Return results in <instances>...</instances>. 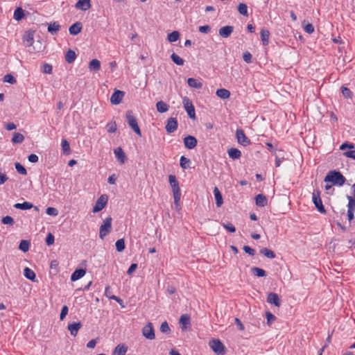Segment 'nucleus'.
Segmentation results:
<instances>
[{
    "mask_svg": "<svg viewBox=\"0 0 355 355\" xmlns=\"http://www.w3.org/2000/svg\"><path fill=\"white\" fill-rule=\"evenodd\" d=\"M216 95L222 98V99H226L230 97V92L226 89H218L216 91Z\"/></svg>",
    "mask_w": 355,
    "mask_h": 355,
    "instance_id": "72a5a7b5",
    "label": "nucleus"
},
{
    "mask_svg": "<svg viewBox=\"0 0 355 355\" xmlns=\"http://www.w3.org/2000/svg\"><path fill=\"white\" fill-rule=\"evenodd\" d=\"M14 207L18 209L27 210L33 207V205L28 202H24L23 203H16Z\"/></svg>",
    "mask_w": 355,
    "mask_h": 355,
    "instance_id": "cd10ccee",
    "label": "nucleus"
},
{
    "mask_svg": "<svg viewBox=\"0 0 355 355\" xmlns=\"http://www.w3.org/2000/svg\"><path fill=\"white\" fill-rule=\"evenodd\" d=\"M1 222L5 225H8L10 226L13 225L15 223L14 219L10 216L3 217L1 219Z\"/></svg>",
    "mask_w": 355,
    "mask_h": 355,
    "instance_id": "8fccbe9b",
    "label": "nucleus"
},
{
    "mask_svg": "<svg viewBox=\"0 0 355 355\" xmlns=\"http://www.w3.org/2000/svg\"><path fill=\"white\" fill-rule=\"evenodd\" d=\"M106 130L109 133H113L116 130V125L115 122L111 121L106 125Z\"/></svg>",
    "mask_w": 355,
    "mask_h": 355,
    "instance_id": "3c124183",
    "label": "nucleus"
},
{
    "mask_svg": "<svg viewBox=\"0 0 355 355\" xmlns=\"http://www.w3.org/2000/svg\"><path fill=\"white\" fill-rule=\"evenodd\" d=\"M252 272L254 275L259 277H263L266 276V271L258 267H253L251 268Z\"/></svg>",
    "mask_w": 355,
    "mask_h": 355,
    "instance_id": "f704fd0d",
    "label": "nucleus"
},
{
    "mask_svg": "<svg viewBox=\"0 0 355 355\" xmlns=\"http://www.w3.org/2000/svg\"><path fill=\"white\" fill-rule=\"evenodd\" d=\"M76 8L84 11L89 10L91 8L90 0H78Z\"/></svg>",
    "mask_w": 355,
    "mask_h": 355,
    "instance_id": "a211bd4d",
    "label": "nucleus"
},
{
    "mask_svg": "<svg viewBox=\"0 0 355 355\" xmlns=\"http://www.w3.org/2000/svg\"><path fill=\"white\" fill-rule=\"evenodd\" d=\"M267 302L271 304H274L275 306H280L281 300L279 295L275 293H269L267 296Z\"/></svg>",
    "mask_w": 355,
    "mask_h": 355,
    "instance_id": "f8f14e48",
    "label": "nucleus"
},
{
    "mask_svg": "<svg viewBox=\"0 0 355 355\" xmlns=\"http://www.w3.org/2000/svg\"><path fill=\"white\" fill-rule=\"evenodd\" d=\"M224 228H225L227 231L231 233H234L236 232L235 227L231 223H223L222 224Z\"/></svg>",
    "mask_w": 355,
    "mask_h": 355,
    "instance_id": "13d9d810",
    "label": "nucleus"
},
{
    "mask_svg": "<svg viewBox=\"0 0 355 355\" xmlns=\"http://www.w3.org/2000/svg\"><path fill=\"white\" fill-rule=\"evenodd\" d=\"M46 214H48L49 216H55L58 214V211L57 209H55L54 207H48L46 209Z\"/></svg>",
    "mask_w": 355,
    "mask_h": 355,
    "instance_id": "6e6d98bb",
    "label": "nucleus"
},
{
    "mask_svg": "<svg viewBox=\"0 0 355 355\" xmlns=\"http://www.w3.org/2000/svg\"><path fill=\"white\" fill-rule=\"evenodd\" d=\"M88 68H89V69L90 71H99L100 69H101V62H100V61L98 60H97V59L92 60L89 63Z\"/></svg>",
    "mask_w": 355,
    "mask_h": 355,
    "instance_id": "bb28decb",
    "label": "nucleus"
},
{
    "mask_svg": "<svg viewBox=\"0 0 355 355\" xmlns=\"http://www.w3.org/2000/svg\"><path fill=\"white\" fill-rule=\"evenodd\" d=\"M116 249L119 252H121L125 249V241L123 239H121L116 241L115 243Z\"/></svg>",
    "mask_w": 355,
    "mask_h": 355,
    "instance_id": "58836bf2",
    "label": "nucleus"
},
{
    "mask_svg": "<svg viewBox=\"0 0 355 355\" xmlns=\"http://www.w3.org/2000/svg\"><path fill=\"white\" fill-rule=\"evenodd\" d=\"M168 40L171 42H176L180 37L178 31H174L168 35Z\"/></svg>",
    "mask_w": 355,
    "mask_h": 355,
    "instance_id": "37998d69",
    "label": "nucleus"
},
{
    "mask_svg": "<svg viewBox=\"0 0 355 355\" xmlns=\"http://www.w3.org/2000/svg\"><path fill=\"white\" fill-rule=\"evenodd\" d=\"M243 250H244V252L247 254H248L250 256H254L255 254V250L250 248V246H248V245H244L243 248Z\"/></svg>",
    "mask_w": 355,
    "mask_h": 355,
    "instance_id": "bf43d9fd",
    "label": "nucleus"
},
{
    "mask_svg": "<svg viewBox=\"0 0 355 355\" xmlns=\"http://www.w3.org/2000/svg\"><path fill=\"white\" fill-rule=\"evenodd\" d=\"M82 28V23L80 21H77L69 27V31L71 35H76L81 32Z\"/></svg>",
    "mask_w": 355,
    "mask_h": 355,
    "instance_id": "dca6fc26",
    "label": "nucleus"
},
{
    "mask_svg": "<svg viewBox=\"0 0 355 355\" xmlns=\"http://www.w3.org/2000/svg\"><path fill=\"white\" fill-rule=\"evenodd\" d=\"M313 202L318 209L322 214L326 213V209L322 205V202L320 198V191L319 190H314L312 193Z\"/></svg>",
    "mask_w": 355,
    "mask_h": 355,
    "instance_id": "20e7f679",
    "label": "nucleus"
},
{
    "mask_svg": "<svg viewBox=\"0 0 355 355\" xmlns=\"http://www.w3.org/2000/svg\"><path fill=\"white\" fill-rule=\"evenodd\" d=\"M209 345L217 355H223L225 353V347L219 339L209 340Z\"/></svg>",
    "mask_w": 355,
    "mask_h": 355,
    "instance_id": "f03ea898",
    "label": "nucleus"
},
{
    "mask_svg": "<svg viewBox=\"0 0 355 355\" xmlns=\"http://www.w3.org/2000/svg\"><path fill=\"white\" fill-rule=\"evenodd\" d=\"M304 31L307 33H309V34L313 33L314 32V27H313V26L311 24H307L304 26Z\"/></svg>",
    "mask_w": 355,
    "mask_h": 355,
    "instance_id": "774afa93",
    "label": "nucleus"
},
{
    "mask_svg": "<svg viewBox=\"0 0 355 355\" xmlns=\"http://www.w3.org/2000/svg\"><path fill=\"white\" fill-rule=\"evenodd\" d=\"M24 275L26 277V278H27L28 279H30L33 282L35 281V277H36L35 273L34 272L33 270H32L29 268H25V269L24 270Z\"/></svg>",
    "mask_w": 355,
    "mask_h": 355,
    "instance_id": "c85d7f7f",
    "label": "nucleus"
},
{
    "mask_svg": "<svg viewBox=\"0 0 355 355\" xmlns=\"http://www.w3.org/2000/svg\"><path fill=\"white\" fill-rule=\"evenodd\" d=\"M341 92L343 95V96L345 98H352V92L350 91L349 89L345 86L341 87Z\"/></svg>",
    "mask_w": 355,
    "mask_h": 355,
    "instance_id": "c03bdc74",
    "label": "nucleus"
},
{
    "mask_svg": "<svg viewBox=\"0 0 355 355\" xmlns=\"http://www.w3.org/2000/svg\"><path fill=\"white\" fill-rule=\"evenodd\" d=\"M184 143L186 148L193 149L197 145V139L194 137L189 135L184 139Z\"/></svg>",
    "mask_w": 355,
    "mask_h": 355,
    "instance_id": "4468645a",
    "label": "nucleus"
},
{
    "mask_svg": "<svg viewBox=\"0 0 355 355\" xmlns=\"http://www.w3.org/2000/svg\"><path fill=\"white\" fill-rule=\"evenodd\" d=\"M243 60L247 63H250L252 62V54L249 52H245L243 55Z\"/></svg>",
    "mask_w": 355,
    "mask_h": 355,
    "instance_id": "69168bd1",
    "label": "nucleus"
},
{
    "mask_svg": "<svg viewBox=\"0 0 355 355\" xmlns=\"http://www.w3.org/2000/svg\"><path fill=\"white\" fill-rule=\"evenodd\" d=\"M58 266L59 262L57 260L51 261L50 268L51 270H54L55 274L58 272Z\"/></svg>",
    "mask_w": 355,
    "mask_h": 355,
    "instance_id": "052dcab7",
    "label": "nucleus"
},
{
    "mask_svg": "<svg viewBox=\"0 0 355 355\" xmlns=\"http://www.w3.org/2000/svg\"><path fill=\"white\" fill-rule=\"evenodd\" d=\"M214 193L215 196L216 206L218 207H221V205L223 203V197H222V195H221L219 189L216 187H214Z\"/></svg>",
    "mask_w": 355,
    "mask_h": 355,
    "instance_id": "4be33fe9",
    "label": "nucleus"
},
{
    "mask_svg": "<svg viewBox=\"0 0 355 355\" xmlns=\"http://www.w3.org/2000/svg\"><path fill=\"white\" fill-rule=\"evenodd\" d=\"M76 53L73 50L69 49L67 51L65 55V60L68 63H72L76 60Z\"/></svg>",
    "mask_w": 355,
    "mask_h": 355,
    "instance_id": "2f4dec72",
    "label": "nucleus"
},
{
    "mask_svg": "<svg viewBox=\"0 0 355 355\" xmlns=\"http://www.w3.org/2000/svg\"><path fill=\"white\" fill-rule=\"evenodd\" d=\"M171 58L172 61L177 65L182 66L184 63V60L175 53L171 54Z\"/></svg>",
    "mask_w": 355,
    "mask_h": 355,
    "instance_id": "e433bc0d",
    "label": "nucleus"
},
{
    "mask_svg": "<svg viewBox=\"0 0 355 355\" xmlns=\"http://www.w3.org/2000/svg\"><path fill=\"white\" fill-rule=\"evenodd\" d=\"M143 336L149 340H153L155 338V331L153 329V324L148 322L142 329Z\"/></svg>",
    "mask_w": 355,
    "mask_h": 355,
    "instance_id": "0eeeda50",
    "label": "nucleus"
},
{
    "mask_svg": "<svg viewBox=\"0 0 355 355\" xmlns=\"http://www.w3.org/2000/svg\"><path fill=\"white\" fill-rule=\"evenodd\" d=\"M86 273V270L83 268L76 269L71 276V280L75 282L83 277Z\"/></svg>",
    "mask_w": 355,
    "mask_h": 355,
    "instance_id": "aec40b11",
    "label": "nucleus"
},
{
    "mask_svg": "<svg viewBox=\"0 0 355 355\" xmlns=\"http://www.w3.org/2000/svg\"><path fill=\"white\" fill-rule=\"evenodd\" d=\"M114 153L116 155L118 162H120L121 164H124L126 159V155L123 150H122V148L121 147H119L114 149Z\"/></svg>",
    "mask_w": 355,
    "mask_h": 355,
    "instance_id": "f3484780",
    "label": "nucleus"
},
{
    "mask_svg": "<svg viewBox=\"0 0 355 355\" xmlns=\"http://www.w3.org/2000/svg\"><path fill=\"white\" fill-rule=\"evenodd\" d=\"M260 33L263 44L264 46L268 45L269 42L270 32L268 30L262 29Z\"/></svg>",
    "mask_w": 355,
    "mask_h": 355,
    "instance_id": "7c9ffc66",
    "label": "nucleus"
},
{
    "mask_svg": "<svg viewBox=\"0 0 355 355\" xmlns=\"http://www.w3.org/2000/svg\"><path fill=\"white\" fill-rule=\"evenodd\" d=\"M233 31L234 27L232 26H225L219 29L218 34L222 37L227 38L230 37Z\"/></svg>",
    "mask_w": 355,
    "mask_h": 355,
    "instance_id": "ddd939ff",
    "label": "nucleus"
},
{
    "mask_svg": "<svg viewBox=\"0 0 355 355\" xmlns=\"http://www.w3.org/2000/svg\"><path fill=\"white\" fill-rule=\"evenodd\" d=\"M238 11L239 12L243 15V16H248V6L244 3H240L238 6Z\"/></svg>",
    "mask_w": 355,
    "mask_h": 355,
    "instance_id": "79ce46f5",
    "label": "nucleus"
},
{
    "mask_svg": "<svg viewBox=\"0 0 355 355\" xmlns=\"http://www.w3.org/2000/svg\"><path fill=\"white\" fill-rule=\"evenodd\" d=\"M255 200L256 205L261 207H265L268 202L266 197L263 194H258L255 198Z\"/></svg>",
    "mask_w": 355,
    "mask_h": 355,
    "instance_id": "412c9836",
    "label": "nucleus"
},
{
    "mask_svg": "<svg viewBox=\"0 0 355 355\" xmlns=\"http://www.w3.org/2000/svg\"><path fill=\"white\" fill-rule=\"evenodd\" d=\"M68 311H69V309H68L67 306L64 305L62 306L61 313H60V318L61 320H63L64 319V318L66 317V315L68 313Z\"/></svg>",
    "mask_w": 355,
    "mask_h": 355,
    "instance_id": "680f3d73",
    "label": "nucleus"
},
{
    "mask_svg": "<svg viewBox=\"0 0 355 355\" xmlns=\"http://www.w3.org/2000/svg\"><path fill=\"white\" fill-rule=\"evenodd\" d=\"M24 40L28 42V46H31L33 43L34 39H33V33L31 32H26Z\"/></svg>",
    "mask_w": 355,
    "mask_h": 355,
    "instance_id": "a18cd8bd",
    "label": "nucleus"
},
{
    "mask_svg": "<svg viewBox=\"0 0 355 355\" xmlns=\"http://www.w3.org/2000/svg\"><path fill=\"white\" fill-rule=\"evenodd\" d=\"M128 347L124 344L118 345L114 349L112 355H125Z\"/></svg>",
    "mask_w": 355,
    "mask_h": 355,
    "instance_id": "6ab92c4d",
    "label": "nucleus"
},
{
    "mask_svg": "<svg viewBox=\"0 0 355 355\" xmlns=\"http://www.w3.org/2000/svg\"><path fill=\"white\" fill-rule=\"evenodd\" d=\"M54 236L51 233H49L46 238V243L47 245H51L54 243Z\"/></svg>",
    "mask_w": 355,
    "mask_h": 355,
    "instance_id": "4d7b16f0",
    "label": "nucleus"
},
{
    "mask_svg": "<svg viewBox=\"0 0 355 355\" xmlns=\"http://www.w3.org/2000/svg\"><path fill=\"white\" fill-rule=\"evenodd\" d=\"M183 105H184L185 111H187V112L195 111V108L192 103V101L188 97H184L183 98Z\"/></svg>",
    "mask_w": 355,
    "mask_h": 355,
    "instance_id": "393cba45",
    "label": "nucleus"
},
{
    "mask_svg": "<svg viewBox=\"0 0 355 355\" xmlns=\"http://www.w3.org/2000/svg\"><path fill=\"white\" fill-rule=\"evenodd\" d=\"M187 83L189 87L195 89H200L202 87V83L193 78H188Z\"/></svg>",
    "mask_w": 355,
    "mask_h": 355,
    "instance_id": "a878e982",
    "label": "nucleus"
},
{
    "mask_svg": "<svg viewBox=\"0 0 355 355\" xmlns=\"http://www.w3.org/2000/svg\"><path fill=\"white\" fill-rule=\"evenodd\" d=\"M347 199L349 200L348 205H347V208H349V209L352 208V209H354V207H355V198H354L352 196H347Z\"/></svg>",
    "mask_w": 355,
    "mask_h": 355,
    "instance_id": "338daca9",
    "label": "nucleus"
},
{
    "mask_svg": "<svg viewBox=\"0 0 355 355\" xmlns=\"http://www.w3.org/2000/svg\"><path fill=\"white\" fill-rule=\"evenodd\" d=\"M24 17V10L21 8L18 7L14 12L13 18L17 21L21 20Z\"/></svg>",
    "mask_w": 355,
    "mask_h": 355,
    "instance_id": "c756f323",
    "label": "nucleus"
},
{
    "mask_svg": "<svg viewBox=\"0 0 355 355\" xmlns=\"http://www.w3.org/2000/svg\"><path fill=\"white\" fill-rule=\"evenodd\" d=\"M189 163H190V160L184 157V156H182L181 158H180V166L184 168V169H187L188 168H189Z\"/></svg>",
    "mask_w": 355,
    "mask_h": 355,
    "instance_id": "49530a36",
    "label": "nucleus"
},
{
    "mask_svg": "<svg viewBox=\"0 0 355 355\" xmlns=\"http://www.w3.org/2000/svg\"><path fill=\"white\" fill-rule=\"evenodd\" d=\"M3 82L8 83L10 84H15L17 83V80L12 74H6L3 77Z\"/></svg>",
    "mask_w": 355,
    "mask_h": 355,
    "instance_id": "09e8293b",
    "label": "nucleus"
},
{
    "mask_svg": "<svg viewBox=\"0 0 355 355\" xmlns=\"http://www.w3.org/2000/svg\"><path fill=\"white\" fill-rule=\"evenodd\" d=\"M29 246L30 242L28 241L21 240L19 245V249L24 252H26L29 249Z\"/></svg>",
    "mask_w": 355,
    "mask_h": 355,
    "instance_id": "a19ab883",
    "label": "nucleus"
},
{
    "mask_svg": "<svg viewBox=\"0 0 355 355\" xmlns=\"http://www.w3.org/2000/svg\"><path fill=\"white\" fill-rule=\"evenodd\" d=\"M227 153L229 157L233 159H239L241 156V152L236 148H230Z\"/></svg>",
    "mask_w": 355,
    "mask_h": 355,
    "instance_id": "5701e85b",
    "label": "nucleus"
},
{
    "mask_svg": "<svg viewBox=\"0 0 355 355\" xmlns=\"http://www.w3.org/2000/svg\"><path fill=\"white\" fill-rule=\"evenodd\" d=\"M236 138H237V140H238V142L244 146H246L248 145H249L250 144V139H248L243 130L241 129H238L236 130Z\"/></svg>",
    "mask_w": 355,
    "mask_h": 355,
    "instance_id": "1a4fd4ad",
    "label": "nucleus"
},
{
    "mask_svg": "<svg viewBox=\"0 0 355 355\" xmlns=\"http://www.w3.org/2000/svg\"><path fill=\"white\" fill-rule=\"evenodd\" d=\"M127 122L132 130L139 137H141V130L138 125L137 119L130 114L126 115Z\"/></svg>",
    "mask_w": 355,
    "mask_h": 355,
    "instance_id": "39448f33",
    "label": "nucleus"
},
{
    "mask_svg": "<svg viewBox=\"0 0 355 355\" xmlns=\"http://www.w3.org/2000/svg\"><path fill=\"white\" fill-rule=\"evenodd\" d=\"M156 107L157 111L158 112L168 111V105L162 101L157 102L156 104Z\"/></svg>",
    "mask_w": 355,
    "mask_h": 355,
    "instance_id": "ea45409f",
    "label": "nucleus"
},
{
    "mask_svg": "<svg viewBox=\"0 0 355 355\" xmlns=\"http://www.w3.org/2000/svg\"><path fill=\"white\" fill-rule=\"evenodd\" d=\"M112 218L109 216L107 217L103 223L100 227L99 237L103 239L112 230Z\"/></svg>",
    "mask_w": 355,
    "mask_h": 355,
    "instance_id": "7ed1b4c3",
    "label": "nucleus"
},
{
    "mask_svg": "<svg viewBox=\"0 0 355 355\" xmlns=\"http://www.w3.org/2000/svg\"><path fill=\"white\" fill-rule=\"evenodd\" d=\"M125 93L120 90H115L112 94L110 101L114 105H117L120 103L124 96Z\"/></svg>",
    "mask_w": 355,
    "mask_h": 355,
    "instance_id": "9b49d317",
    "label": "nucleus"
},
{
    "mask_svg": "<svg viewBox=\"0 0 355 355\" xmlns=\"http://www.w3.org/2000/svg\"><path fill=\"white\" fill-rule=\"evenodd\" d=\"M108 201V197L106 194L101 195L96 200L93 207V213H97L105 207Z\"/></svg>",
    "mask_w": 355,
    "mask_h": 355,
    "instance_id": "423d86ee",
    "label": "nucleus"
},
{
    "mask_svg": "<svg viewBox=\"0 0 355 355\" xmlns=\"http://www.w3.org/2000/svg\"><path fill=\"white\" fill-rule=\"evenodd\" d=\"M179 323L182 331H186L191 326V318L188 314L181 315Z\"/></svg>",
    "mask_w": 355,
    "mask_h": 355,
    "instance_id": "9d476101",
    "label": "nucleus"
},
{
    "mask_svg": "<svg viewBox=\"0 0 355 355\" xmlns=\"http://www.w3.org/2000/svg\"><path fill=\"white\" fill-rule=\"evenodd\" d=\"M260 253L269 259H274L276 257L275 253L272 250L266 248L261 249Z\"/></svg>",
    "mask_w": 355,
    "mask_h": 355,
    "instance_id": "473e14b6",
    "label": "nucleus"
},
{
    "mask_svg": "<svg viewBox=\"0 0 355 355\" xmlns=\"http://www.w3.org/2000/svg\"><path fill=\"white\" fill-rule=\"evenodd\" d=\"M60 24L56 22V21H54L53 23H50L49 24V26H48V31L51 34V35H55L58 33V32L60 31Z\"/></svg>",
    "mask_w": 355,
    "mask_h": 355,
    "instance_id": "b1692460",
    "label": "nucleus"
},
{
    "mask_svg": "<svg viewBox=\"0 0 355 355\" xmlns=\"http://www.w3.org/2000/svg\"><path fill=\"white\" fill-rule=\"evenodd\" d=\"M324 181L331 182L334 185L343 186L346 182V178L340 171L333 170L328 172Z\"/></svg>",
    "mask_w": 355,
    "mask_h": 355,
    "instance_id": "f257e3e1",
    "label": "nucleus"
},
{
    "mask_svg": "<svg viewBox=\"0 0 355 355\" xmlns=\"http://www.w3.org/2000/svg\"><path fill=\"white\" fill-rule=\"evenodd\" d=\"M178 123L175 118L170 117L167 120V123L165 126L166 131L170 134L174 132L178 129Z\"/></svg>",
    "mask_w": 355,
    "mask_h": 355,
    "instance_id": "6e6552de",
    "label": "nucleus"
},
{
    "mask_svg": "<svg viewBox=\"0 0 355 355\" xmlns=\"http://www.w3.org/2000/svg\"><path fill=\"white\" fill-rule=\"evenodd\" d=\"M171 188H172V190H173V196H175V195H178V196H181V191H180V189L179 187V184H174L173 185H171Z\"/></svg>",
    "mask_w": 355,
    "mask_h": 355,
    "instance_id": "5fc2aeb1",
    "label": "nucleus"
},
{
    "mask_svg": "<svg viewBox=\"0 0 355 355\" xmlns=\"http://www.w3.org/2000/svg\"><path fill=\"white\" fill-rule=\"evenodd\" d=\"M160 331L162 333L169 334L171 332V329L169 328L168 324L166 321H164L162 323L160 326Z\"/></svg>",
    "mask_w": 355,
    "mask_h": 355,
    "instance_id": "603ef678",
    "label": "nucleus"
},
{
    "mask_svg": "<svg viewBox=\"0 0 355 355\" xmlns=\"http://www.w3.org/2000/svg\"><path fill=\"white\" fill-rule=\"evenodd\" d=\"M52 66L47 63L42 66V71L45 74H51L52 73Z\"/></svg>",
    "mask_w": 355,
    "mask_h": 355,
    "instance_id": "864d4df0",
    "label": "nucleus"
},
{
    "mask_svg": "<svg viewBox=\"0 0 355 355\" xmlns=\"http://www.w3.org/2000/svg\"><path fill=\"white\" fill-rule=\"evenodd\" d=\"M82 327V323L80 322H73L68 324L67 329L70 331V334L73 336H76L79 329Z\"/></svg>",
    "mask_w": 355,
    "mask_h": 355,
    "instance_id": "2eb2a0df",
    "label": "nucleus"
},
{
    "mask_svg": "<svg viewBox=\"0 0 355 355\" xmlns=\"http://www.w3.org/2000/svg\"><path fill=\"white\" fill-rule=\"evenodd\" d=\"M347 148L349 149H354V145L351 143L345 142V143H343V144H341V146H340V150H344Z\"/></svg>",
    "mask_w": 355,
    "mask_h": 355,
    "instance_id": "e2e57ef3",
    "label": "nucleus"
},
{
    "mask_svg": "<svg viewBox=\"0 0 355 355\" xmlns=\"http://www.w3.org/2000/svg\"><path fill=\"white\" fill-rule=\"evenodd\" d=\"M15 168H16L17 171L19 173H20L21 175H27L26 169L20 163L16 162L15 164Z\"/></svg>",
    "mask_w": 355,
    "mask_h": 355,
    "instance_id": "de8ad7c7",
    "label": "nucleus"
},
{
    "mask_svg": "<svg viewBox=\"0 0 355 355\" xmlns=\"http://www.w3.org/2000/svg\"><path fill=\"white\" fill-rule=\"evenodd\" d=\"M62 150L64 155H69L71 153L69 143L66 139H63L62 141Z\"/></svg>",
    "mask_w": 355,
    "mask_h": 355,
    "instance_id": "4c0bfd02",
    "label": "nucleus"
},
{
    "mask_svg": "<svg viewBox=\"0 0 355 355\" xmlns=\"http://www.w3.org/2000/svg\"><path fill=\"white\" fill-rule=\"evenodd\" d=\"M343 155L346 157L355 159V150L345 151L343 153Z\"/></svg>",
    "mask_w": 355,
    "mask_h": 355,
    "instance_id": "0e129e2a",
    "label": "nucleus"
},
{
    "mask_svg": "<svg viewBox=\"0 0 355 355\" xmlns=\"http://www.w3.org/2000/svg\"><path fill=\"white\" fill-rule=\"evenodd\" d=\"M24 140V137L22 134L19 132H15L13 134L12 141L14 144H21Z\"/></svg>",
    "mask_w": 355,
    "mask_h": 355,
    "instance_id": "c9c22d12",
    "label": "nucleus"
}]
</instances>
